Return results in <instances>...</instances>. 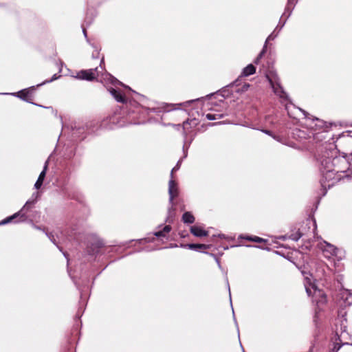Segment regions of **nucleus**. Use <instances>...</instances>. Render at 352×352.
Segmentation results:
<instances>
[{
    "mask_svg": "<svg viewBox=\"0 0 352 352\" xmlns=\"http://www.w3.org/2000/svg\"><path fill=\"white\" fill-rule=\"evenodd\" d=\"M302 236V235L300 234H298L297 236L296 235H292V239L294 241H298L300 237Z\"/></svg>",
    "mask_w": 352,
    "mask_h": 352,
    "instance_id": "obj_26",
    "label": "nucleus"
},
{
    "mask_svg": "<svg viewBox=\"0 0 352 352\" xmlns=\"http://www.w3.org/2000/svg\"><path fill=\"white\" fill-rule=\"evenodd\" d=\"M249 87H250V85H249V84H248V83H245V84L243 86V87H242L243 91H246V90H248Z\"/></svg>",
    "mask_w": 352,
    "mask_h": 352,
    "instance_id": "obj_27",
    "label": "nucleus"
},
{
    "mask_svg": "<svg viewBox=\"0 0 352 352\" xmlns=\"http://www.w3.org/2000/svg\"><path fill=\"white\" fill-rule=\"evenodd\" d=\"M171 230V227L170 226H166L164 227V229L163 230H160V231H158V232H156L155 233V235L157 237H161V236H164V232H169Z\"/></svg>",
    "mask_w": 352,
    "mask_h": 352,
    "instance_id": "obj_18",
    "label": "nucleus"
},
{
    "mask_svg": "<svg viewBox=\"0 0 352 352\" xmlns=\"http://www.w3.org/2000/svg\"><path fill=\"white\" fill-rule=\"evenodd\" d=\"M298 111H301L304 115H305V112L300 109H298Z\"/></svg>",
    "mask_w": 352,
    "mask_h": 352,
    "instance_id": "obj_33",
    "label": "nucleus"
},
{
    "mask_svg": "<svg viewBox=\"0 0 352 352\" xmlns=\"http://www.w3.org/2000/svg\"><path fill=\"white\" fill-rule=\"evenodd\" d=\"M83 33H84L85 36H86V32H85V29L83 30Z\"/></svg>",
    "mask_w": 352,
    "mask_h": 352,
    "instance_id": "obj_34",
    "label": "nucleus"
},
{
    "mask_svg": "<svg viewBox=\"0 0 352 352\" xmlns=\"http://www.w3.org/2000/svg\"><path fill=\"white\" fill-rule=\"evenodd\" d=\"M322 273L323 272H321V273L318 272L315 275L314 278L313 277L312 274H309L306 272L302 273L305 277L304 285L306 292L309 296L312 297L313 302L316 303L318 308L327 302V296L325 294L324 292L319 289L315 284V280L316 278H321Z\"/></svg>",
    "mask_w": 352,
    "mask_h": 352,
    "instance_id": "obj_3",
    "label": "nucleus"
},
{
    "mask_svg": "<svg viewBox=\"0 0 352 352\" xmlns=\"http://www.w3.org/2000/svg\"><path fill=\"white\" fill-rule=\"evenodd\" d=\"M35 89V87H31L28 89H25L21 91H19L16 93H11L10 95L15 96L19 98H21L23 100H25L28 102L32 103V102L30 100V98L32 96V91ZM5 95H9L10 93H4ZM32 104H34L32 102Z\"/></svg>",
    "mask_w": 352,
    "mask_h": 352,
    "instance_id": "obj_8",
    "label": "nucleus"
},
{
    "mask_svg": "<svg viewBox=\"0 0 352 352\" xmlns=\"http://www.w3.org/2000/svg\"><path fill=\"white\" fill-rule=\"evenodd\" d=\"M239 238L240 239H246L248 241H254V242H256V243H261V242H263L265 241V240L261 238V237H258V236H243V235H240L239 236Z\"/></svg>",
    "mask_w": 352,
    "mask_h": 352,
    "instance_id": "obj_16",
    "label": "nucleus"
},
{
    "mask_svg": "<svg viewBox=\"0 0 352 352\" xmlns=\"http://www.w3.org/2000/svg\"><path fill=\"white\" fill-rule=\"evenodd\" d=\"M340 347H341V346H340V345H338V344H336L334 345V346H333V351H338L340 349Z\"/></svg>",
    "mask_w": 352,
    "mask_h": 352,
    "instance_id": "obj_28",
    "label": "nucleus"
},
{
    "mask_svg": "<svg viewBox=\"0 0 352 352\" xmlns=\"http://www.w3.org/2000/svg\"><path fill=\"white\" fill-rule=\"evenodd\" d=\"M168 195H169V202L171 205L173 204V199L179 195V188L177 183L173 179H170L168 182ZM173 206L168 209V215L166 219V221L171 222L174 217Z\"/></svg>",
    "mask_w": 352,
    "mask_h": 352,
    "instance_id": "obj_6",
    "label": "nucleus"
},
{
    "mask_svg": "<svg viewBox=\"0 0 352 352\" xmlns=\"http://www.w3.org/2000/svg\"><path fill=\"white\" fill-rule=\"evenodd\" d=\"M184 248H188L190 250H199L201 248L208 249L209 248V245H205V244H195V243H190L183 245Z\"/></svg>",
    "mask_w": 352,
    "mask_h": 352,
    "instance_id": "obj_13",
    "label": "nucleus"
},
{
    "mask_svg": "<svg viewBox=\"0 0 352 352\" xmlns=\"http://www.w3.org/2000/svg\"><path fill=\"white\" fill-rule=\"evenodd\" d=\"M181 162H182V160H179L178 162L177 163L176 166L172 169L171 173H170L171 178H173V173L175 171H177V170H179V168L180 167Z\"/></svg>",
    "mask_w": 352,
    "mask_h": 352,
    "instance_id": "obj_22",
    "label": "nucleus"
},
{
    "mask_svg": "<svg viewBox=\"0 0 352 352\" xmlns=\"http://www.w3.org/2000/svg\"><path fill=\"white\" fill-rule=\"evenodd\" d=\"M320 249L322 250L324 256L327 258L337 255L338 249L334 245L326 241H324L320 244Z\"/></svg>",
    "mask_w": 352,
    "mask_h": 352,
    "instance_id": "obj_9",
    "label": "nucleus"
},
{
    "mask_svg": "<svg viewBox=\"0 0 352 352\" xmlns=\"http://www.w3.org/2000/svg\"><path fill=\"white\" fill-rule=\"evenodd\" d=\"M263 132L272 136L274 140H277L278 142H282V139L279 136L272 135L270 131L263 130Z\"/></svg>",
    "mask_w": 352,
    "mask_h": 352,
    "instance_id": "obj_19",
    "label": "nucleus"
},
{
    "mask_svg": "<svg viewBox=\"0 0 352 352\" xmlns=\"http://www.w3.org/2000/svg\"><path fill=\"white\" fill-rule=\"evenodd\" d=\"M58 78H59V76H58L57 74H54L50 80H45L43 82L37 85V87L41 86V85L45 84V83H47V82H52V81H54L55 80H57Z\"/></svg>",
    "mask_w": 352,
    "mask_h": 352,
    "instance_id": "obj_21",
    "label": "nucleus"
},
{
    "mask_svg": "<svg viewBox=\"0 0 352 352\" xmlns=\"http://www.w3.org/2000/svg\"><path fill=\"white\" fill-rule=\"evenodd\" d=\"M266 78L274 94L280 98L281 102H287L289 100L288 96L280 86L277 74L274 72H270L266 74Z\"/></svg>",
    "mask_w": 352,
    "mask_h": 352,
    "instance_id": "obj_4",
    "label": "nucleus"
},
{
    "mask_svg": "<svg viewBox=\"0 0 352 352\" xmlns=\"http://www.w3.org/2000/svg\"><path fill=\"white\" fill-rule=\"evenodd\" d=\"M274 37H275V36H274L272 34H270V35L267 37V40H266V42H267L269 40H272V39H274Z\"/></svg>",
    "mask_w": 352,
    "mask_h": 352,
    "instance_id": "obj_29",
    "label": "nucleus"
},
{
    "mask_svg": "<svg viewBox=\"0 0 352 352\" xmlns=\"http://www.w3.org/2000/svg\"><path fill=\"white\" fill-rule=\"evenodd\" d=\"M104 64V57H102L100 60L99 67L95 69L81 70L78 73L77 78L89 81L96 79L107 87L108 91L117 102L122 103L126 102L125 94L122 93L115 88L109 87V85L116 86V85H122V83L105 71Z\"/></svg>",
    "mask_w": 352,
    "mask_h": 352,
    "instance_id": "obj_2",
    "label": "nucleus"
},
{
    "mask_svg": "<svg viewBox=\"0 0 352 352\" xmlns=\"http://www.w3.org/2000/svg\"><path fill=\"white\" fill-rule=\"evenodd\" d=\"M194 101H195V100H188V101L185 102H184V103L175 104H169L168 106H171V107H173V109H177V108L175 107V106H178V105H179V106H184V107H186V106H187V104H190V103H191V102H194Z\"/></svg>",
    "mask_w": 352,
    "mask_h": 352,
    "instance_id": "obj_20",
    "label": "nucleus"
},
{
    "mask_svg": "<svg viewBox=\"0 0 352 352\" xmlns=\"http://www.w3.org/2000/svg\"><path fill=\"white\" fill-rule=\"evenodd\" d=\"M216 261H217V263L219 267H221V265H220V263H219L218 258H216Z\"/></svg>",
    "mask_w": 352,
    "mask_h": 352,
    "instance_id": "obj_32",
    "label": "nucleus"
},
{
    "mask_svg": "<svg viewBox=\"0 0 352 352\" xmlns=\"http://www.w3.org/2000/svg\"><path fill=\"white\" fill-rule=\"evenodd\" d=\"M345 142L351 148H346L344 155L334 157L335 151L326 153L320 160V171L322 175L320 184L323 188H329L338 181L350 174H344L348 171L352 175V138L347 137Z\"/></svg>",
    "mask_w": 352,
    "mask_h": 352,
    "instance_id": "obj_1",
    "label": "nucleus"
},
{
    "mask_svg": "<svg viewBox=\"0 0 352 352\" xmlns=\"http://www.w3.org/2000/svg\"><path fill=\"white\" fill-rule=\"evenodd\" d=\"M338 303L341 307H347L352 305V294L348 289L340 290L338 294Z\"/></svg>",
    "mask_w": 352,
    "mask_h": 352,
    "instance_id": "obj_7",
    "label": "nucleus"
},
{
    "mask_svg": "<svg viewBox=\"0 0 352 352\" xmlns=\"http://www.w3.org/2000/svg\"><path fill=\"white\" fill-rule=\"evenodd\" d=\"M37 195L38 193L34 194L32 197L35 196V199L31 198L28 200L20 211L0 221V226L8 223L16 218H19L18 221L19 222L25 221L26 219L25 213L30 211L33 205L36 203Z\"/></svg>",
    "mask_w": 352,
    "mask_h": 352,
    "instance_id": "obj_5",
    "label": "nucleus"
},
{
    "mask_svg": "<svg viewBox=\"0 0 352 352\" xmlns=\"http://www.w3.org/2000/svg\"><path fill=\"white\" fill-rule=\"evenodd\" d=\"M219 236L223 239H228L227 237L225 236L224 234H219Z\"/></svg>",
    "mask_w": 352,
    "mask_h": 352,
    "instance_id": "obj_31",
    "label": "nucleus"
},
{
    "mask_svg": "<svg viewBox=\"0 0 352 352\" xmlns=\"http://www.w3.org/2000/svg\"><path fill=\"white\" fill-rule=\"evenodd\" d=\"M47 164H48V162L47 161L45 163V166L43 167V170L40 173V175L38 176V178L37 181L36 182V183L34 184V187H35L36 189H39L41 187L42 184H43V180L45 179V175H46V171H47Z\"/></svg>",
    "mask_w": 352,
    "mask_h": 352,
    "instance_id": "obj_11",
    "label": "nucleus"
},
{
    "mask_svg": "<svg viewBox=\"0 0 352 352\" xmlns=\"http://www.w3.org/2000/svg\"><path fill=\"white\" fill-rule=\"evenodd\" d=\"M288 1H289V3L291 0H288Z\"/></svg>",
    "mask_w": 352,
    "mask_h": 352,
    "instance_id": "obj_35",
    "label": "nucleus"
},
{
    "mask_svg": "<svg viewBox=\"0 0 352 352\" xmlns=\"http://www.w3.org/2000/svg\"><path fill=\"white\" fill-rule=\"evenodd\" d=\"M197 124V121L196 120H191L190 121H186L185 122H184L183 124V129H184V135H187L188 133H190V131H189V128H188V126L189 125H196Z\"/></svg>",
    "mask_w": 352,
    "mask_h": 352,
    "instance_id": "obj_14",
    "label": "nucleus"
},
{
    "mask_svg": "<svg viewBox=\"0 0 352 352\" xmlns=\"http://www.w3.org/2000/svg\"><path fill=\"white\" fill-rule=\"evenodd\" d=\"M289 107H289L287 104H285V108H286V109L287 110V112H288V114H289V115H290L289 110Z\"/></svg>",
    "mask_w": 352,
    "mask_h": 352,
    "instance_id": "obj_30",
    "label": "nucleus"
},
{
    "mask_svg": "<svg viewBox=\"0 0 352 352\" xmlns=\"http://www.w3.org/2000/svg\"><path fill=\"white\" fill-rule=\"evenodd\" d=\"M223 117V114L217 113H208L206 115V118L209 120L220 119Z\"/></svg>",
    "mask_w": 352,
    "mask_h": 352,
    "instance_id": "obj_17",
    "label": "nucleus"
},
{
    "mask_svg": "<svg viewBox=\"0 0 352 352\" xmlns=\"http://www.w3.org/2000/svg\"><path fill=\"white\" fill-rule=\"evenodd\" d=\"M99 56V51L96 49L93 52L92 57L93 58H98Z\"/></svg>",
    "mask_w": 352,
    "mask_h": 352,
    "instance_id": "obj_24",
    "label": "nucleus"
},
{
    "mask_svg": "<svg viewBox=\"0 0 352 352\" xmlns=\"http://www.w3.org/2000/svg\"><path fill=\"white\" fill-rule=\"evenodd\" d=\"M255 72H256L255 67L252 64H250L243 69L241 76H249L250 75L254 74L255 73Z\"/></svg>",
    "mask_w": 352,
    "mask_h": 352,
    "instance_id": "obj_12",
    "label": "nucleus"
},
{
    "mask_svg": "<svg viewBox=\"0 0 352 352\" xmlns=\"http://www.w3.org/2000/svg\"><path fill=\"white\" fill-rule=\"evenodd\" d=\"M182 220L186 223H192L195 221V217L190 212H186L182 216Z\"/></svg>",
    "mask_w": 352,
    "mask_h": 352,
    "instance_id": "obj_15",
    "label": "nucleus"
},
{
    "mask_svg": "<svg viewBox=\"0 0 352 352\" xmlns=\"http://www.w3.org/2000/svg\"><path fill=\"white\" fill-rule=\"evenodd\" d=\"M48 238L50 239L52 242H53L54 244H56V240L54 239V236L52 234H47Z\"/></svg>",
    "mask_w": 352,
    "mask_h": 352,
    "instance_id": "obj_25",
    "label": "nucleus"
},
{
    "mask_svg": "<svg viewBox=\"0 0 352 352\" xmlns=\"http://www.w3.org/2000/svg\"><path fill=\"white\" fill-rule=\"evenodd\" d=\"M190 232L195 236L202 237L208 235V232L204 230L203 228L199 226H193L190 227Z\"/></svg>",
    "mask_w": 352,
    "mask_h": 352,
    "instance_id": "obj_10",
    "label": "nucleus"
},
{
    "mask_svg": "<svg viewBox=\"0 0 352 352\" xmlns=\"http://www.w3.org/2000/svg\"><path fill=\"white\" fill-rule=\"evenodd\" d=\"M264 53H265V49H263V50H262V52H261V53L258 54V56H257V58L255 59V60H254V63H255V64H258V62H259L260 59L262 58V56H263V54H264Z\"/></svg>",
    "mask_w": 352,
    "mask_h": 352,
    "instance_id": "obj_23",
    "label": "nucleus"
}]
</instances>
